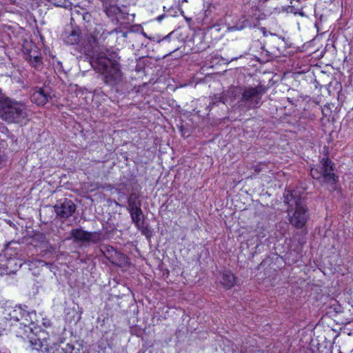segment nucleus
Segmentation results:
<instances>
[{
    "mask_svg": "<svg viewBox=\"0 0 353 353\" xmlns=\"http://www.w3.org/2000/svg\"><path fill=\"white\" fill-rule=\"evenodd\" d=\"M7 157L6 156L4 152L0 150V165L6 162Z\"/></svg>",
    "mask_w": 353,
    "mask_h": 353,
    "instance_id": "412c9836",
    "label": "nucleus"
},
{
    "mask_svg": "<svg viewBox=\"0 0 353 353\" xmlns=\"http://www.w3.org/2000/svg\"><path fill=\"white\" fill-rule=\"evenodd\" d=\"M237 58L232 59V61L236 60Z\"/></svg>",
    "mask_w": 353,
    "mask_h": 353,
    "instance_id": "bb28decb",
    "label": "nucleus"
},
{
    "mask_svg": "<svg viewBox=\"0 0 353 353\" xmlns=\"http://www.w3.org/2000/svg\"><path fill=\"white\" fill-rule=\"evenodd\" d=\"M44 325H50V323H44Z\"/></svg>",
    "mask_w": 353,
    "mask_h": 353,
    "instance_id": "b1692460",
    "label": "nucleus"
},
{
    "mask_svg": "<svg viewBox=\"0 0 353 353\" xmlns=\"http://www.w3.org/2000/svg\"><path fill=\"white\" fill-rule=\"evenodd\" d=\"M103 3L104 11L108 16L110 15L109 11L112 9H116L114 5L117 0H99Z\"/></svg>",
    "mask_w": 353,
    "mask_h": 353,
    "instance_id": "aec40b11",
    "label": "nucleus"
},
{
    "mask_svg": "<svg viewBox=\"0 0 353 353\" xmlns=\"http://www.w3.org/2000/svg\"><path fill=\"white\" fill-rule=\"evenodd\" d=\"M28 116L27 105L6 96H0V118L9 123H19Z\"/></svg>",
    "mask_w": 353,
    "mask_h": 353,
    "instance_id": "f03ea898",
    "label": "nucleus"
},
{
    "mask_svg": "<svg viewBox=\"0 0 353 353\" xmlns=\"http://www.w3.org/2000/svg\"><path fill=\"white\" fill-rule=\"evenodd\" d=\"M102 239V234L101 232H88L87 234V243H97Z\"/></svg>",
    "mask_w": 353,
    "mask_h": 353,
    "instance_id": "6ab92c4d",
    "label": "nucleus"
},
{
    "mask_svg": "<svg viewBox=\"0 0 353 353\" xmlns=\"http://www.w3.org/2000/svg\"><path fill=\"white\" fill-rule=\"evenodd\" d=\"M9 315L10 320H13L14 321H23V317H28V316H30L28 311L22 309L20 306L15 307Z\"/></svg>",
    "mask_w": 353,
    "mask_h": 353,
    "instance_id": "f8f14e48",
    "label": "nucleus"
},
{
    "mask_svg": "<svg viewBox=\"0 0 353 353\" xmlns=\"http://www.w3.org/2000/svg\"><path fill=\"white\" fill-rule=\"evenodd\" d=\"M129 212L130 214L132 222L136 225L137 227L139 228L140 225L143 223V211L141 208H138L137 210H130L129 211Z\"/></svg>",
    "mask_w": 353,
    "mask_h": 353,
    "instance_id": "a211bd4d",
    "label": "nucleus"
},
{
    "mask_svg": "<svg viewBox=\"0 0 353 353\" xmlns=\"http://www.w3.org/2000/svg\"><path fill=\"white\" fill-rule=\"evenodd\" d=\"M88 232L81 228L73 229L71 230L72 237L75 242H86Z\"/></svg>",
    "mask_w": 353,
    "mask_h": 353,
    "instance_id": "f3484780",
    "label": "nucleus"
},
{
    "mask_svg": "<svg viewBox=\"0 0 353 353\" xmlns=\"http://www.w3.org/2000/svg\"><path fill=\"white\" fill-rule=\"evenodd\" d=\"M54 208L57 216L67 219L75 212L76 205L71 200L63 199L59 200Z\"/></svg>",
    "mask_w": 353,
    "mask_h": 353,
    "instance_id": "39448f33",
    "label": "nucleus"
},
{
    "mask_svg": "<svg viewBox=\"0 0 353 353\" xmlns=\"http://www.w3.org/2000/svg\"><path fill=\"white\" fill-rule=\"evenodd\" d=\"M333 165L334 163L328 158L322 159L319 167L311 169L312 177L316 180L322 179L323 182L334 184L337 179L334 173Z\"/></svg>",
    "mask_w": 353,
    "mask_h": 353,
    "instance_id": "7ed1b4c3",
    "label": "nucleus"
},
{
    "mask_svg": "<svg viewBox=\"0 0 353 353\" xmlns=\"http://www.w3.org/2000/svg\"><path fill=\"white\" fill-rule=\"evenodd\" d=\"M103 252L105 258L112 263L118 264L126 261V256L118 252L112 246L104 247Z\"/></svg>",
    "mask_w": 353,
    "mask_h": 353,
    "instance_id": "423d86ee",
    "label": "nucleus"
},
{
    "mask_svg": "<svg viewBox=\"0 0 353 353\" xmlns=\"http://www.w3.org/2000/svg\"><path fill=\"white\" fill-rule=\"evenodd\" d=\"M79 38V31L78 30H72L68 34H65L64 41L68 45H74L78 43Z\"/></svg>",
    "mask_w": 353,
    "mask_h": 353,
    "instance_id": "4468645a",
    "label": "nucleus"
},
{
    "mask_svg": "<svg viewBox=\"0 0 353 353\" xmlns=\"http://www.w3.org/2000/svg\"><path fill=\"white\" fill-rule=\"evenodd\" d=\"M235 276L231 272L225 271L222 274L221 283L227 288H231L234 285Z\"/></svg>",
    "mask_w": 353,
    "mask_h": 353,
    "instance_id": "dca6fc26",
    "label": "nucleus"
},
{
    "mask_svg": "<svg viewBox=\"0 0 353 353\" xmlns=\"http://www.w3.org/2000/svg\"><path fill=\"white\" fill-rule=\"evenodd\" d=\"M284 202L288 204L289 208L293 209V207L295 206V201H297L298 199L301 198L298 196L296 192H292L290 190H287L285 192L284 194Z\"/></svg>",
    "mask_w": 353,
    "mask_h": 353,
    "instance_id": "ddd939ff",
    "label": "nucleus"
},
{
    "mask_svg": "<svg viewBox=\"0 0 353 353\" xmlns=\"http://www.w3.org/2000/svg\"><path fill=\"white\" fill-rule=\"evenodd\" d=\"M44 325H50V323H44Z\"/></svg>",
    "mask_w": 353,
    "mask_h": 353,
    "instance_id": "a878e982",
    "label": "nucleus"
},
{
    "mask_svg": "<svg viewBox=\"0 0 353 353\" xmlns=\"http://www.w3.org/2000/svg\"><path fill=\"white\" fill-rule=\"evenodd\" d=\"M30 316L23 317V321H21V325L23 326L25 332H31L37 334L38 328L34 325V320L36 318V312L34 311L28 312Z\"/></svg>",
    "mask_w": 353,
    "mask_h": 353,
    "instance_id": "9d476101",
    "label": "nucleus"
},
{
    "mask_svg": "<svg viewBox=\"0 0 353 353\" xmlns=\"http://www.w3.org/2000/svg\"><path fill=\"white\" fill-rule=\"evenodd\" d=\"M25 59L36 70H40L42 68V58L41 55L39 54V52L37 51L35 47L34 48V49H31L28 51Z\"/></svg>",
    "mask_w": 353,
    "mask_h": 353,
    "instance_id": "1a4fd4ad",
    "label": "nucleus"
},
{
    "mask_svg": "<svg viewBox=\"0 0 353 353\" xmlns=\"http://www.w3.org/2000/svg\"><path fill=\"white\" fill-rule=\"evenodd\" d=\"M265 90H244L243 99L249 102V105L256 107L260 103L261 96L264 93Z\"/></svg>",
    "mask_w": 353,
    "mask_h": 353,
    "instance_id": "0eeeda50",
    "label": "nucleus"
},
{
    "mask_svg": "<svg viewBox=\"0 0 353 353\" xmlns=\"http://www.w3.org/2000/svg\"><path fill=\"white\" fill-rule=\"evenodd\" d=\"M44 325H50V323H44Z\"/></svg>",
    "mask_w": 353,
    "mask_h": 353,
    "instance_id": "393cba45",
    "label": "nucleus"
},
{
    "mask_svg": "<svg viewBox=\"0 0 353 353\" xmlns=\"http://www.w3.org/2000/svg\"><path fill=\"white\" fill-rule=\"evenodd\" d=\"M261 30L262 31L263 34L265 37L268 36L269 32L266 30V29H265V28H263V27L261 28Z\"/></svg>",
    "mask_w": 353,
    "mask_h": 353,
    "instance_id": "4be33fe9",
    "label": "nucleus"
},
{
    "mask_svg": "<svg viewBox=\"0 0 353 353\" xmlns=\"http://www.w3.org/2000/svg\"><path fill=\"white\" fill-rule=\"evenodd\" d=\"M29 338L30 345L32 350H37L40 353H48L50 345L46 338L43 339L34 336H29Z\"/></svg>",
    "mask_w": 353,
    "mask_h": 353,
    "instance_id": "6e6552de",
    "label": "nucleus"
},
{
    "mask_svg": "<svg viewBox=\"0 0 353 353\" xmlns=\"http://www.w3.org/2000/svg\"><path fill=\"white\" fill-rule=\"evenodd\" d=\"M50 96L45 90H34L30 96L31 101L38 105H43L48 101Z\"/></svg>",
    "mask_w": 353,
    "mask_h": 353,
    "instance_id": "9b49d317",
    "label": "nucleus"
},
{
    "mask_svg": "<svg viewBox=\"0 0 353 353\" xmlns=\"http://www.w3.org/2000/svg\"><path fill=\"white\" fill-rule=\"evenodd\" d=\"M105 30L101 25L96 24L90 28L83 45L84 51L88 54L97 52L99 46L104 41ZM90 64L94 70L103 76L105 83L110 86L118 85L122 81L118 63L108 57L103 52L93 54Z\"/></svg>",
    "mask_w": 353,
    "mask_h": 353,
    "instance_id": "f257e3e1",
    "label": "nucleus"
},
{
    "mask_svg": "<svg viewBox=\"0 0 353 353\" xmlns=\"http://www.w3.org/2000/svg\"><path fill=\"white\" fill-rule=\"evenodd\" d=\"M3 128L5 129L6 131H8V129L3 126Z\"/></svg>",
    "mask_w": 353,
    "mask_h": 353,
    "instance_id": "5701e85b",
    "label": "nucleus"
},
{
    "mask_svg": "<svg viewBox=\"0 0 353 353\" xmlns=\"http://www.w3.org/2000/svg\"><path fill=\"white\" fill-rule=\"evenodd\" d=\"M128 210H134L141 208V202L136 193H131L128 199Z\"/></svg>",
    "mask_w": 353,
    "mask_h": 353,
    "instance_id": "2eb2a0df",
    "label": "nucleus"
},
{
    "mask_svg": "<svg viewBox=\"0 0 353 353\" xmlns=\"http://www.w3.org/2000/svg\"><path fill=\"white\" fill-rule=\"evenodd\" d=\"M290 223L297 228H303L306 223L308 215L305 201L299 198L295 201V206L288 208Z\"/></svg>",
    "mask_w": 353,
    "mask_h": 353,
    "instance_id": "20e7f679",
    "label": "nucleus"
}]
</instances>
